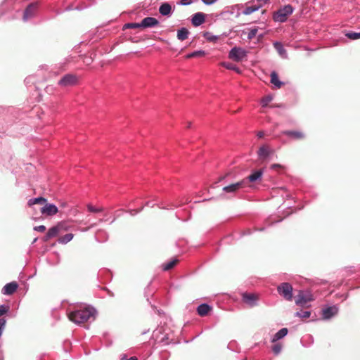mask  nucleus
Wrapping results in <instances>:
<instances>
[{"label":"nucleus","instance_id":"nucleus-25","mask_svg":"<svg viewBox=\"0 0 360 360\" xmlns=\"http://www.w3.org/2000/svg\"><path fill=\"white\" fill-rule=\"evenodd\" d=\"M274 46L275 49L278 51V53H279L280 56H281L282 57L286 56V51L283 48V46L281 42L276 41V42L274 43Z\"/></svg>","mask_w":360,"mask_h":360},{"label":"nucleus","instance_id":"nucleus-15","mask_svg":"<svg viewBox=\"0 0 360 360\" xmlns=\"http://www.w3.org/2000/svg\"><path fill=\"white\" fill-rule=\"evenodd\" d=\"M37 10V4H30L25 9L23 14V20L25 21L29 20L32 18L35 13Z\"/></svg>","mask_w":360,"mask_h":360},{"label":"nucleus","instance_id":"nucleus-30","mask_svg":"<svg viewBox=\"0 0 360 360\" xmlns=\"http://www.w3.org/2000/svg\"><path fill=\"white\" fill-rule=\"evenodd\" d=\"M73 234L72 233H68L62 237H60L58 239V242L62 244H65L70 241L73 238Z\"/></svg>","mask_w":360,"mask_h":360},{"label":"nucleus","instance_id":"nucleus-49","mask_svg":"<svg viewBox=\"0 0 360 360\" xmlns=\"http://www.w3.org/2000/svg\"><path fill=\"white\" fill-rule=\"evenodd\" d=\"M191 122H188L187 127L189 128L191 127Z\"/></svg>","mask_w":360,"mask_h":360},{"label":"nucleus","instance_id":"nucleus-21","mask_svg":"<svg viewBox=\"0 0 360 360\" xmlns=\"http://www.w3.org/2000/svg\"><path fill=\"white\" fill-rule=\"evenodd\" d=\"M47 202V200L43 197H39L36 198L30 199L27 202V205L32 207L36 204L44 205Z\"/></svg>","mask_w":360,"mask_h":360},{"label":"nucleus","instance_id":"nucleus-22","mask_svg":"<svg viewBox=\"0 0 360 360\" xmlns=\"http://www.w3.org/2000/svg\"><path fill=\"white\" fill-rule=\"evenodd\" d=\"M288 330L286 328H281L274 335V336L272 339V342H276L278 340L283 338L288 334Z\"/></svg>","mask_w":360,"mask_h":360},{"label":"nucleus","instance_id":"nucleus-27","mask_svg":"<svg viewBox=\"0 0 360 360\" xmlns=\"http://www.w3.org/2000/svg\"><path fill=\"white\" fill-rule=\"evenodd\" d=\"M202 36L208 41H210V42H216L219 39V36L214 35L212 33H211L210 32H203Z\"/></svg>","mask_w":360,"mask_h":360},{"label":"nucleus","instance_id":"nucleus-13","mask_svg":"<svg viewBox=\"0 0 360 360\" xmlns=\"http://www.w3.org/2000/svg\"><path fill=\"white\" fill-rule=\"evenodd\" d=\"M159 24V21L153 17H146L143 18L141 22L142 28L153 27Z\"/></svg>","mask_w":360,"mask_h":360},{"label":"nucleus","instance_id":"nucleus-29","mask_svg":"<svg viewBox=\"0 0 360 360\" xmlns=\"http://www.w3.org/2000/svg\"><path fill=\"white\" fill-rule=\"evenodd\" d=\"M221 65H222L223 67L226 68V69L228 70H234L236 71V72L238 73H240V70L238 68H237L235 65H233V63H226V62H223L221 63Z\"/></svg>","mask_w":360,"mask_h":360},{"label":"nucleus","instance_id":"nucleus-9","mask_svg":"<svg viewBox=\"0 0 360 360\" xmlns=\"http://www.w3.org/2000/svg\"><path fill=\"white\" fill-rule=\"evenodd\" d=\"M313 300L312 295L309 293H304L303 291H299L298 295L295 297V303L298 305H304L307 302Z\"/></svg>","mask_w":360,"mask_h":360},{"label":"nucleus","instance_id":"nucleus-44","mask_svg":"<svg viewBox=\"0 0 360 360\" xmlns=\"http://www.w3.org/2000/svg\"><path fill=\"white\" fill-rule=\"evenodd\" d=\"M281 167H282V166L281 165H279V164H273L271 166V168L273 169H276L277 168H281Z\"/></svg>","mask_w":360,"mask_h":360},{"label":"nucleus","instance_id":"nucleus-6","mask_svg":"<svg viewBox=\"0 0 360 360\" xmlns=\"http://www.w3.org/2000/svg\"><path fill=\"white\" fill-rule=\"evenodd\" d=\"M243 302L249 307H253L257 305L259 295L255 293L243 292L241 295Z\"/></svg>","mask_w":360,"mask_h":360},{"label":"nucleus","instance_id":"nucleus-4","mask_svg":"<svg viewBox=\"0 0 360 360\" xmlns=\"http://www.w3.org/2000/svg\"><path fill=\"white\" fill-rule=\"evenodd\" d=\"M278 292L286 300L290 301L292 299V287L288 283H283L278 286Z\"/></svg>","mask_w":360,"mask_h":360},{"label":"nucleus","instance_id":"nucleus-51","mask_svg":"<svg viewBox=\"0 0 360 360\" xmlns=\"http://www.w3.org/2000/svg\"><path fill=\"white\" fill-rule=\"evenodd\" d=\"M65 205H66V204H65V203H63V204H62V206H63V207H65Z\"/></svg>","mask_w":360,"mask_h":360},{"label":"nucleus","instance_id":"nucleus-38","mask_svg":"<svg viewBox=\"0 0 360 360\" xmlns=\"http://www.w3.org/2000/svg\"><path fill=\"white\" fill-rule=\"evenodd\" d=\"M271 101V98L270 96H266L262 99V103L263 106H266L268 103Z\"/></svg>","mask_w":360,"mask_h":360},{"label":"nucleus","instance_id":"nucleus-31","mask_svg":"<svg viewBox=\"0 0 360 360\" xmlns=\"http://www.w3.org/2000/svg\"><path fill=\"white\" fill-rule=\"evenodd\" d=\"M261 6H248L244 11H243V14L245 15H250L252 13L257 11L259 9V8Z\"/></svg>","mask_w":360,"mask_h":360},{"label":"nucleus","instance_id":"nucleus-42","mask_svg":"<svg viewBox=\"0 0 360 360\" xmlns=\"http://www.w3.org/2000/svg\"><path fill=\"white\" fill-rule=\"evenodd\" d=\"M192 3V0H181L180 4L181 5H189Z\"/></svg>","mask_w":360,"mask_h":360},{"label":"nucleus","instance_id":"nucleus-17","mask_svg":"<svg viewBox=\"0 0 360 360\" xmlns=\"http://www.w3.org/2000/svg\"><path fill=\"white\" fill-rule=\"evenodd\" d=\"M205 20V15L202 13H197L192 18V24L194 26L202 25Z\"/></svg>","mask_w":360,"mask_h":360},{"label":"nucleus","instance_id":"nucleus-19","mask_svg":"<svg viewBox=\"0 0 360 360\" xmlns=\"http://www.w3.org/2000/svg\"><path fill=\"white\" fill-rule=\"evenodd\" d=\"M212 308L207 304H202L197 308V312L200 316H205L211 311Z\"/></svg>","mask_w":360,"mask_h":360},{"label":"nucleus","instance_id":"nucleus-24","mask_svg":"<svg viewBox=\"0 0 360 360\" xmlns=\"http://www.w3.org/2000/svg\"><path fill=\"white\" fill-rule=\"evenodd\" d=\"M188 33H189L188 30L185 27H183L180 30H179L177 32L178 39H179L181 41H184V40L188 38Z\"/></svg>","mask_w":360,"mask_h":360},{"label":"nucleus","instance_id":"nucleus-11","mask_svg":"<svg viewBox=\"0 0 360 360\" xmlns=\"http://www.w3.org/2000/svg\"><path fill=\"white\" fill-rule=\"evenodd\" d=\"M274 152V150L271 149L269 146L263 145L257 151V155L259 159L264 160L269 155H272Z\"/></svg>","mask_w":360,"mask_h":360},{"label":"nucleus","instance_id":"nucleus-1","mask_svg":"<svg viewBox=\"0 0 360 360\" xmlns=\"http://www.w3.org/2000/svg\"><path fill=\"white\" fill-rule=\"evenodd\" d=\"M96 311L94 308L87 307L81 310H76L70 312L68 314L70 321L77 323L81 324L88 321L91 318L94 319Z\"/></svg>","mask_w":360,"mask_h":360},{"label":"nucleus","instance_id":"nucleus-14","mask_svg":"<svg viewBox=\"0 0 360 360\" xmlns=\"http://www.w3.org/2000/svg\"><path fill=\"white\" fill-rule=\"evenodd\" d=\"M61 227L62 225H56L49 229L47 233L44 236V241H48L51 238L56 236L60 232H61Z\"/></svg>","mask_w":360,"mask_h":360},{"label":"nucleus","instance_id":"nucleus-40","mask_svg":"<svg viewBox=\"0 0 360 360\" xmlns=\"http://www.w3.org/2000/svg\"><path fill=\"white\" fill-rule=\"evenodd\" d=\"M130 28L131 29H134V28H142V26L141 25V22L140 23H131V25L129 26Z\"/></svg>","mask_w":360,"mask_h":360},{"label":"nucleus","instance_id":"nucleus-18","mask_svg":"<svg viewBox=\"0 0 360 360\" xmlns=\"http://www.w3.org/2000/svg\"><path fill=\"white\" fill-rule=\"evenodd\" d=\"M338 313V309L335 307H329L322 311L323 318L328 319Z\"/></svg>","mask_w":360,"mask_h":360},{"label":"nucleus","instance_id":"nucleus-2","mask_svg":"<svg viewBox=\"0 0 360 360\" xmlns=\"http://www.w3.org/2000/svg\"><path fill=\"white\" fill-rule=\"evenodd\" d=\"M293 12V8L291 5H286L281 8L274 14V20L276 22H283L286 21L288 16Z\"/></svg>","mask_w":360,"mask_h":360},{"label":"nucleus","instance_id":"nucleus-47","mask_svg":"<svg viewBox=\"0 0 360 360\" xmlns=\"http://www.w3.org/2000/svg\"><path fill=\"white\" fill-rule=\"evenodd\" d=\"M131 25V23H127V24H125L124 25V27L123 29H126V28H130L129 26Z\"/></svg>","mask_w":360,"mask_h":360},{"label":"nucleus","instance_id":"nucleus-48","mask_svg":"<svg viewBox=\"0 0 360 360\" xmlns=\"http://www.w3.org/2000/svg\"><path fill=\"white\" fill-rule=\"evenodd\" d=\"M226 176H227V174L225 175V176H220L219 178V181H221L224 180L226 178Z\"/></svg>","mask_w":360,"mask_h":360},{"label":"nucleus","instance_id":"nucleus-12","mask_svg":"<svg viewBox=\"0 0 360 360\" xmlns=\"http://www.w3.org/2000/svg\"><path fill=\"white\" fill-rule=\"evenodd\" d=\"M18 284L15 281L11 282L4 285L2 289V293L6 295H13L18 289Z\"/></svg>","mask_w":360,"mask_h":360},{"label":"nucleus","instance_id":"nucleus-10","mask_svg":"<svg viewBox=\"0 0 360 360\" xmlns=\"http://www.w3.org/2000/svg\"><path fill=\"white\" fill-rule=\"evenodd\" d=\"M41 212L46 216H53L58 212V209L55 205L46 202L41 207Z\"/></svg>","mask_w":360,"mask_h":360},{"label":"nucleus","instance_id":"nucleus-5","mask_svg":"<svg viewBox=\"0 0 360 360\" xmlns=\"http://www.w3.org/2000/svg\"><path fill=\"white\" fill-rule=\"evenodd\" d=\"M78 82V78L76 75L67 74L64 75L59 81L58 85L63 87H67L76 85Z\"/></svg>","mask_w":360,"mask_h":360},{"label":"nucleus","instance_id":"nucleus-28","mask_svg":"<svg viewBox=\"0 0 360 360\" xmlns=\"http://www.w3.org/2000/svg\"><path fill=\"white\" fill-rule=\"evenodd\" d=\"M205 56V52L204 51H196L194 52H192L188 55L186 56V58H197V57H202Z\"/></svg>","mask_w":360,"mask_h":360},{"label":"nucleus","instance_id":"nucleus-3","mask_svg":"<svg viewBox=\"0 0 360 360\" xmlns=\"http://www.w3.org/2000/svg\"><path fill=\"white\" fill-rule=\"evenodd\" d=\"M248 52L240 47H233L229 53V58L236 62H240L247 57Z\"/></svg>","mask_w":360,"mask_h":360},{"label":"nucleus","instance_id":"nucleus-37","mask_svg":"<svg viewBox=\"0 0 360 360\" xmlns=\"http://www.w3.org/2000/svg\"><path fill=\"white\" fill-rule=\"evenodd\" d=\"M9 309V307L6 305H1L0 306V316L2 315L6 314Z\"/></svg>","mask_w":360,"mask_h":360},{"label":"nucleus","instance_id":"nucleus-8","mask_svg":"<svg viewBox=\"0 0 360 360\" xmlns=\"http://www.w3.org/2000/svg\"><path fill=\"white\" fill-rule=\"evenodd\" d=\"M245 186V180L243 179L242 181H240L238 182H236L235 184H230L229 186H224L223 188V191L226 193H235L240 188Z\"/></svg>","mask_w":360,"mask_h":360},{"label":"nucleus","instance_id":"nucleus-20","mask_svg":"<svg viewBox=\"0 0 360 360\" xmlns=\"http://www.w3.org/2000/svg\"><path fill=\"white\" fill-rule=\"evenodd\" d=\"M159 12L162 15H168L172 12V6L168 3H163L159 8Z\"/></svg>","mask_w":360,"mask_h":360},{"label":"nucleus","instance_id":"nucleus-43","mask_svg":"<svg viewBox=\"0 0 360 360\" xmlns=\"http://www.w3.org/2000/svg\"><path fill=\"white\" fill-rule=\"evenodd\" d=\"M207 5H210L216 1V0H202Z\"/></svg>","mask_w":360,"mask_h":360},{"label":"nucleus","instance_id":"nucleus-50","mask_svg":"<svg viewBox=\"0 0 360 360\" xmlns=\"http://www.w3.org/2000/svg\"><path fill=\"white\" fill-rule=\"evenodd\" d=\"M258 1H264V3H266L269 0H257Z\"/></svg>","mask_w":360,"mask_h":360},{"label":"nucleus","instance_id":"nucleus-16","mask_svg":"<svg viewBox=\"0 0 360 360\" xmlns=\"http://www.w3.org/2000/svg\"><path fill=\"white\" fill-rule=\"evenodd\" d=\"M264 171L262 169L255 171L252 174H250L245 180L250 182H256L262 180Z\"/></svg>","mask_w":360,"mask_h":360},{"label":"nucleus","instance_id":"nucleus-39","mask_svg":"<svg viewBox=\"0 0 360 360\" xmlns=\"http://www.w3.org/2000/svg\"><path fill=\"white\" fill-rule=\"evenodd\" d=\"M34 230L39 232H44L46 231V226L44 225L37 226L34 228Z\"/></svg>","mask_w":360,"mask_h":360},{"label":"nucleus","instance_id":"nucleus-34","mask_svg":"<svg viewBox=\"0 0 360 360\" xmlns=\"http://www.w3.org/2000/svg\"><path fill=\"white\" fill-rule=\"evenodd\" d=\"M310 315H311V313L309 311H300V312L297 311L295 314L296 316L304 318V319L309 318L310 316Z\"/></svg>","mask_w":360,"mask_h":360},{"label":"nucleus","instance_id":"nucleus-46","mask_svg":"<svg viewBox=\"0 0 360 360\" xmlns=\"http://www.w3.org/2000/svg\"><path fill=\"white\" fill-rule=\"evenodd\" d=\"M120 360H127V354H123L121 355Z\"/></svg>","mask_w":360,"mask_h":360},{"label":"nucleus","instance_id":"nucleus-45","mask_svg":"<svg viewBox=\"0 0 360 360\" xmlns=\"http://www.w3.org/2000/svg\"><path fill=\"white\" fill-rule=\"evenodd\" d=\"M264 131H259V132L257 133V136H258L259 138H263V137H264Z\"/></svg>","mask_w":360,"mask_h":360},{"label":"nucleus","instance_id":"nucleus-32","mask_svg":"<svg viewBox=\"0 0 360 360\" xmlns=\"http://www.w3.org/2000/svg\"><path fill=\"white\" fill-rule=\"evenodd\" d=\"M271 349L275 354H278L282 349V345L279 342H276L272 346Z\"/></svg>","mask_w":360,"mask_h":360},{"label":"nucleus","instance_id":"nucleus-33","mask_svg":"<svg viewBox=\"0 0 360 360\" xmlns=\"http://www.w3.org/2000/svg\"><path fill=\"white\" fill-rule=\"evenodd\" d=\"M346 36L352 40L360 39V32H349L346 34Z\"/></svg>","mask_w":360,"mask_h":360},{"label":"nucleus","instance_id":"nucleus-26","mask_svg":"<svg viewBox=\"0 0 360 360\" xmlns=\"http://www.w3.org/2000/svg\"><path fill=\"white\" fill-rule=\"evenodd\" d=\"M178 262H179V260L177 259H173L170 262H169L166 264H164L162 265V269L164 271H169V270L172 269V268H174L178 264Z\"/></svg>","mask_w":360,"mask_h":360},{"label":"nucleus","instance_id":"nucleus-41","mask_svg":"<svg viewBox=\"0 0 360 360\" xmlns=\"http://www.w3.org/2000/svg\"><path fill=\"white\" fill-rule=\"evenodd\" d=\"M57 225H62L61 231L68 230V226L65 222H60Z\"/></svg>","mask_w":360,"mask_h":360},{"label":"nucleus","instance_id":"nucleus-23","mask_svg":"<svg viewBox=\"0 0 360 360\" xmlns=\"http://www.w3.org/2000/svg\"><path fill=\"white\" fill-rule=\"evenodd\" d=\"M271 82L277 88H281L283 84V83L278 79V76L274 71L271 73Z\"/></svg>","mask_w":360,"mask_h":360},{"label":"nucleus","instance_id":"nucleus-7","mask_svg":"<svg viewBox=\"0 0 360 360\" xmlns=\"http://www.w3.org/2000/svg\"><path fill=\"white\" fill-rule=\"evenodd\" d=\"M282 134L294 141H302L306 138L305 133L302 130H285L282 131Z\"/></svg>","mask_w":360,"mask_h":360},{"label":"nucleus","instance_id":"nucleus-36","mask_svg":"<svg viewBox=\"0 0 360 360\" xmlns=\"http://www.w3.org/2000/svg\"><path fill=\"white\" fill-rule=\"evenodd\" d=\"M257 31H258L257 28L255 27V28L251 29L248 34V39H253L256 36Z\"/></svg>","mask_w":360,"mask_h":360},{"label":"nucleus","instance_id":"nucleus-35","mask_svg":"<svg viewBox=\"0 0 360 360\" xmlns=\"http://www.w3.org/2000/svg\"><path fill=\"white\" fill-rule=\"evenodd\" d=\"M87 209L91 212H102L103 210V207L96 208L91 205H88Z\"/></svg>","mask_w":360,"mask_h":360}]
</instances>
